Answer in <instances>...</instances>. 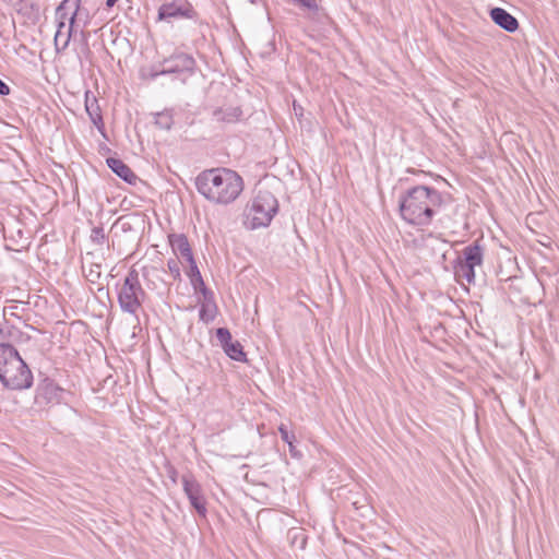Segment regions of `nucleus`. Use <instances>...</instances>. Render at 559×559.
<instances>
[{"mask_svg":"<svg viewBox=\"0 0 559 559\" xmlns=\"http://www.w3.org/2000/svg\"><path fill=\"white\" fill-rule=\"evenodd\" d=\"M180 263H182L178 258L169 259L167 261V267L174 280H180Z\"/></svg>","mask_w":559,"mask_h":559,"instance_id":"23","label":"nucleus"},{"mask_svg":"<svg viewBox=\"0 0 559 559\" xmlns=\"http://www.w3.org/2000/svg\"><path fill=\"white\" fill-rule=\"evenodd\" d=\"M0 382L9 390L22 391L33 385V373L16 348L0 344Z\"/></svg>","mask_w":559,"mask_h":559,"instance_id":"3","label":"nucleus"},{"mask_svg":"<svg viewBox=\"0 0 559 559\" xmlns=\"http://www.w3.org/2000/svg\"><path fill=\"white\" fill-rule=\"evenodd\" d=\"M241 115L242 110L240 109V107L233 106L226 108H218L214 111V117L216 118V120L228 123L238 121Z\"/></svg>","mask_w":559,"mask_h":559,"instance_id":"17","label":"nucleus"},{"mask_svg":"<svg viewBox=\"0 0 559 559\" xmlns=\"http://www.w3.org/2000/svg\"><path fill=\"white\" fill-rule=\"evenodd\" d=\"M146 298L139 272L132 266L126 275L123 283L118 292V304L122 312L134 316L138 319V312Z\"/></svg>","mask_w":559,"mask_h":559,"instance_id":"4","label":"nucleus"},{"mask_svg":"<svg viewBox=\"0 0 559 559\" xmlns=\"http://www.w3.org/2000/svg\"><path fill=\"white\" fill-rule=\"evenodd\" d=\"M182 486L191 506L200 515L205 516V500L199 483L193 477L185 475L182 476Z\"/></svg>","mask_w":559,"mask_h":559,"instance_id":"9","label":"nucleus"},{"mask_svg":"<svg viewBox=\"0 0 559 559\" xmlns=\"http://www.w3.org/2000/svg\"><path fill=\"white\" fill-rule=\"evenodd\" d=\"M278 432L281 435V438L284 442L288 443V442H292V441H295L296 440V437L294 433H289V431L287 430L286 426L284 424H282L280 427H278Z\"/></svg>","mask_w":559,"mask_h":559,"instance_id":"26","label":"nucleus"},{"mask_svg":"<svg viewBox=\"0 0 559 559\" xmlns=\"http://www.w3.org/2000/svg\"><path fill=\"white\" fill-rule=\"evenodd\" d=\"M278 210L276 198L267 190H259L248 207V218L251 219V227L267 226Z\"/></svg>","mask_w":559,"mask_h":559,"instance_id":"6","label":"nucleus"},{"mask_svg":"<svg viewBox=\"0 0 559 559\" xmlns=\"http://www.w3.org/2000/svg\"><path fill=\"white\" fill-rule=\"evenodd\" d=\"M61 389L50 380H45L37 389L36 399H43L45 402L50 403L59 399Z\"/></svg>","mask_w":559,"mask_h":559,"instance_id":"15","label":"nucleus"},{"mask_svg":"<svg viewBox=\"0 0 559 559\" xmlns=\"http://www.w3.org/2000/svg\"><path fill=\"white\" fill-rule=\"evenodd\" d=\"M216 338L223 347L226 355L236 361H246V353L239 341H233L231 334L227 328L216 330Z\"/></svg>","mask_w":559,"mask_h":559,"instance_id":"8","label":"nucleus"},{"mask_svg":"<svg viewBox=\"0 0 559 559\" xmlns=\"http://www.w3.org/2000/svg\"><path fill=\"white\" fill-rule=\"evenodd\" d=\"M95 267H96V270L91 269L90 274H88V280L92 283L96 282V280H98L100 276V271H99L100 266L98 264H96Z\"/></svg>","mask_w":559,"mask_h":559,"instance_id":"30","label":"nucleus"},{"mask_svg":"<svg viewBox=\"0 0 559 559\" xmlns=\"http://www.w3.org/2000/svg\"><path fill=\"white\" fill-rule=\"evenodd\" d=\"M85 109L92 122L102 131L104 128V121L97 99L93 97L92 100H90L88 95L86 94Z\"/></svg>","mask_w":559,"mask_h":559,"instance_id":"16","label":"nucleus"},{"mask_svg":"<svg viewBox=\"0 0 559 559\" xmlns=\"http://www.w3.org/2000/svg\"><path fill=\"white\" fill-rule=\"evenodd\" d=\"M174 123L173 115L170 111L165 110L158 112L155 117V124L163 130H170Z\"/></svg>","mask_w":559,"mask_h":559,"instance_id":"22","label":"nucleus"},{"mask_svg":"<svg viewBox=\"0 0 559 559\" xmlns=\"http://www.w3.org/2000/svg\"><path fill=\"white\" fill-rule=\"evenodd\" d=\"M490 17L498 26L509 33H513L519 28L518 20L502 8L491 9Z\"/></svg>","mask_w":559,"mask_h":559,"instance_id":"12","label":"nucleus"},{"mask_svg":"<svg viewBox=\"0 0 559 559\" xmlns=\"http://www.w3.org/2000/svg\"><path fill=\"white\" fill-rule=\"evenodd\" d=\"M290 2L312 12H316L319 9L316 0H290Z\"/></svg>","mask_w":559,"mask_h":559,"instance_id":"25","label":"nucleus"},{"mask_svg":"<svg viewBox=\"0 0 559 559\" xmlns=\"http://www.w3.org/2000/svg\"><path fill=\"white\" fill-rule=\"evenodd\" d=\"M198 290H200L204 297V302H214L213 301V293L205 286L203 283V286H199Z\"/></svg>","mask_w":559,"mask_h":559,"instance_id":"29","label":"nucleus"},{"mask_svg":"<svg viewBox=\"0 0 559 559\" xmlns=\"http://www.w3.org/2000/svg\"><path fill=\"white\" fill-rule=\"evenodd\" d=\"M483 254H484V250L476 241V242L465 247L462 250V255L459 257L457 259H460L465 264L475 269V266L480 265L483 263Z\"/></svg>","mask_w":559,"mask_h":559,"instance_id":"14","label":"nucleus"},{"mask_svg":"<svg viewBox=\"0 0 559 559\" xmlns=\"http://www.w3.org/2000/svg\"><path fill=\"white\" fill-rule=\"evenodd\" d=\"M192 8L188 4H178L176 2L164 3L158 9L159 20H167L171 17H192Z\"/></svg>","mask_w":559,"mask_h":559,"instance_id":"11","label":"nucleus"},{"mask_svg":"<svg viewBox=\"0 0 559 559\" xmlns=\"http://www.w3.org/2000/svg\"><path fill=\"white\" fill-rule=\"evenodd\" d=\"M91 240L96 245H103L106 240V235L102 226H96L92 229Z\"/></svg>","mask_w":559,"mask_h":559,"instance_id":"24","label":"nucleus"},{"mask_svg":"<svg viewBox=\"0 0 559 559\" xmlns=\"http://www.w3.org/2000/svg\"><path fill=\"white\" fill-rule=\"evenodd\" d=\"M195 67V60L191 55L179 52L166 58L163 61V69L160 71L152 72L151 79L154 80L158 75L164 74H191Z\"/></svg>","mask_w":559,"mask_h":559,"instance_id":"7","label":"nucleus"},{"mask_svg":"<svg viewBox=\"0 0 559 559\" xmlns=\"http://www.w3.org/2000/svg\"><path fill=\"white\" fill-rule=\"evenodd\" d=\"M216 312L217 307L215 302H203L199 310L200 320L204 323H210L215 319Z\"/></svg>","mask_w":559,"mask_h":559,"instance_id":"19","label":"nucleus"},{"mask_svg":"<svg viewBox=\"0 0 559 559\" xmlns=\"http://www.w3.org/2000/svg\"><path fill=\"white\" fill-rule=\"evenodd\" d=\"M169 243L178 259L185 262H193L194 258L188 238L183 234H173L169 236Z\"/></svg>","mask_w":559,"mask_h":559,"instance_id":"10","label":"nucleus"},{"mask_svg":"<svg viewBox=\"0 0 559 559\" xmlns=\"http://www.w3.org/2000/svg\"><path fill=\"white\" fill-rule=\"evenodd\" d=\"M454 275L459 280H465L468 284L475 280V271L472 266L465 264L460 259L456 260L454 265Z\"/></svg>","mask_w":559,"mask_h":559,"instance_id":"18","label":"nucleus"},{"mask_svg":"<svg viewBox=\"0 0 559 559\" xmlns=\"http://www.w3.org/2000/svg\"><path fill=\"white\" fill-rule=\"evenodd\" d=\"M288 448H289V453L293 457H300L301 454L300 452L296 449L295 444H294V441L292 442H288Z\"/></svg>","mask_w":559,"mask_h":559,"instance_id":"32","label":"nucleus"},{"mask_svg":"<svg viewBox=\"0 0 559 559\" xmlns=\"http://www.w3.org/2000/svg\"><path fill=\"white\" fill-rule=\"evenodd\" d=\"M288 538L290 539V543L293 546H297L300 549H304L307 544V536L304 532V528L300 527H293L287 533Z\"/></svg>","mask_w":559,"mask_h":559,"instance_id":"20","label":"nucleus"},{"mask_svg":"<svg viewBox=\"0 0 559 559\" xmlns=\"http://www.w3.org/2000/svg\"><path fill=\"white\" fill-rule=\"evenodd\" d=\"M81 0H63L57 8V16L60 19L55 35V47L57 52L64 51L70 43L75 17L80 9Z\"/></svg>","mask_w":559,"mask_h":559,"instance_id":"5","label":"nucleus"},{"mask_svg":"<svg viewBox=\"0 0 559 559\" xmlns=\"http://www.w3.org/2000/svg\"><path fill=\"white\" fill-rule=\"evenodd\" d=\"M107 166L115 173L118 177L130 185H135L139 180V177L132 171V169L123 163L119 158L108 157L106 159Z\"/></svg>","mask_w":559,"mask_h":559,"instance_id":"13","label":"nucleus"},{"mask_svg":"<svg viewBox=\"0 0 559 559\" xmlns=\"http://www.w3.org/2000/svg\"><path fill=\"white\" fill-rule=\"evenodd\" d=\"M198 290H200L204 297V302H214L213 301V293L205 286L203 283V286H199Z\"/></svg>","mask_w":559,"mask_h":559,"instance_id":"28","label":"nucleus"},{"mask_svg":"<svg viewBox=\"0 0 559 559\" xmlns=\"http://www.w3.org/2000/svg\"><path fill=\"white\" fill-rule=\"evenodd\" d=\"M195 187L207 201L227 205L234 202L243 190V180L231 169L211 168L197 176Z\"/></svg>","mask_w":559,"mask_h":559,"instance_id":"2","label":"nucleus"},{"mask_svg":"<svg viewBox=\"0 0 559 559\" xmlns=\"http://www.w3.org/2000/svg\"><path fill=\"white\" fill-rule=\"evenodd\" d=\"M442 203V194L437 189L416 186L401 194L400 215L409 225L426 227L431 224L436 210L441 207Z\"/></svg>","mask_w":559,"mask_h":559,"instance_id":"1","label":"nucleus"},{"mask_svg":"<svg viewBox=\"0 0 559 559\" xmlns=\"http://www.w3.org/2000/svg\"><path fill=\"white\" fill-rule=\"evenodd\" d=\"M188 265L189 269L187 271V275L189 276L194 290L198 292L199 286H203L204 281L195 263V260H193V262H188Z\"/></svg>","mask_w":559,"mask_h":559,"instance_id":"21","label":"nucleus"},{"mask_svg":"<svg viewBox=\"0 0 559 559\" xmlns=\"http://www.w3.org/2000/svg\"><path fill=\"white\" fill-rule=\"evenodd\" d=\"M117 1H118V0H107V1H106V5H107L108 8H111V7H114V5L116 4V2H117Z\"/></svg>","mask_w":559,"mask_h":559,"instance_id":"33","label":"nucleus"},{"mask_svg":"<svg viewBox=\"0 0 559 559\" xmlns=\"http://www.w3.org/2000/svg\"><path fill=\"white\" fill-rule=\"evenodd\" d=\"M11 92L9 85L0 79V95L7 96Z\"/></svg>","mask_w":559,"mask_h":559,"instance_id":"31","label":"nucleus"},{"mask_svg":"<svg viewBox=\"0 0 559 559\" xmlns=\"http://www.w3.org/2000/svg\"><path fill=\"white\" fill-rule=\"evenodd\" d=\"M198 290H200L204 297V302H214L213 301V293L205 286L203 283V286H199Z\"/></svg>","mask_w":559,"mask_h":559,"instance_id":"27","label":"nucleus"}]
</instances>
